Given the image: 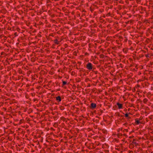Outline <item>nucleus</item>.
Listing matches in <instances>:
<instances>
[{
  "instance_id": "20",
  "label": "nucleus",
  "mask_w": 153,
  "mask_h": 153,
  "mask_svg": "<svg viewBox=\"0 0 153 153\" xmlns=\"http://www.w3.org/2000/svg\"><path fill=\"white\" fill-rule=\"evenodd\" d=\"M145 56H146V57H149V54H146V55H145Z\"/></svg>"
},
{
  "instance_id": "18",
  "label": "nucleus",
  "mask_w": 153,
  "mask_h": 153,
  "mask_svg": "<svg viewBox=\"0 0 153 153\" xmlns=\"http://www.w3.org/2000/svg\"><path fill=\"white\" fill-rule=\"evenodd\" d=\"M119 39H123V37L121 36H119Z\"/></svg>"
},
{
  "instance_id": "6",
  "label": "nucleus",
  "mask_w": 153,
  "mask_h": 153,
  "mask_svg": "<svg viewBox=\"0 0 153 153\" xmlns=\"http://www.w3.org/2000/svg\"><path fill=\"white\" fill-rule=\"evenodd\" d=\"M117 136L118 137L120 138H121L123 137V134H122L121 133L119 132L117 134Z\"/></svg>"
},
{
  "instance_id": "10",
  "label": "nucleus",
  "mask_w": 153,
  "mask_h": 153,
  "mask_svg": "<svg viewBox=\"0 0 153 153\" xmlns=\"http://www.w3.org/2000/svg\"><path fill=\"white\" fill-rule=\"evenodd\" d=\"M59 108H60V109L61 110H63L65 109L64 107V106H59Z\"/></svg>"
},
{
  "instance_id": "9",
  "label": "nucleus",
  "mask_w": 153,
  "mask_h": 153,
  "mask_svg": "<svg viewBox=\"0 0 153 153\" xmlns=\"http://www.w3.org/2000/svg\"><path fill=\"white\" fill-rule=\"evenodd\" d=\"M148 100L146 98L144 99L143 100V103H146L148 101Z\"/></svg>"
},
{
  "instance_id": "22",
  "label": "nucleus",
  "mask_w": 153,
  "mask_h": 153,
  "mask_svg": "<svg viewBox=\"0 0 153 153\" xmlns=\"http://www.w3.org/2000/svg\"><path fill=\"white\" fill-rule=\"evenodd\" d=\"M106 132V131H103V133H105Z\"/></svg>"
},
{
  "instance_id": "11",
  "label": "nucleus",
  "mask_w": 153,
  "mask_h": 153,
  "mask_svg": "<svg viewBox=\"0 0 153 153\" xmlns=\"http://www.w3.org/2000/svg\"><path fill=\"white\" fill-rule=\"evenodd\" d=\"M67 83V82L65 81H62V85H66Z\"/></svg>"
},
{
  "instance_id": "12",
  "label": "nucleus",
  "mask_w": 153,
  "mask_h": 153,
  "mask_svg": "<svg viewBox=\"0 0 153 153\" xmlns=\"http://www.w3.org/2000/svg\"><path fill=\"white\" fill-rule=\"evenodd\" d=\"M128 130L127 129H124L123 130V132L124 133L125 132H128Z\"/></svg>"
},
{
  "instance_id": "23",
  "label": "nucleus",
  "mask_w": 153,
  "mask_h": 153,
  "mask_svg": "<svg viewBox=\"0 0 153 153\" xmlns=\"http://www.w3.org/2000/svg\"><path fill=\"white\" fill-rule=\"evenodd\" d=\"M123 140V141H124L125 140V139L124 138V139L123 140Z\"/></svg>"
},
{
  "instance_id": "24",
  "label": "nucleus",
  "mask_w": 153,
  "mask_h": 153,
  "mask_svg": "<svg viewBox=\"0 0 153 153\" xmlns=\"http://www.w3.org/2000/svg\"><path fill=\"white\" fill-rule=\"evenodd\" d=\"M1 91V89H0V91Z\"/></svg>"
},
{
  "instance_id": "2",
  "label": "nucleus",
  "mask_w": 153,
  "mask_h": 153,
  "mask_svg": "<svg viewBox=\"0 0 153 153\" xmlns=\"http://www.w3.org/2000/svg\"><path fill=\"white\" fill-rule=\"evenodd\" d=\"M53 42L55 45H59L60 42H61V40H59V39H56L54 40Z\"/></svg>"
},
{
  "instance_id": "15",
  "label": "nucleus",
  "mask_w": 153,
  "mask_h": 153,
  "mask_svg": "<svg viewBox=\"0 0 153 153\" xmlns=\"http://www.w3.org/2000/svg\"><path fill=\"white\" fill-rule=\"evenodd\" d=\"M104 152L105 153H108L109 151L108 150H105Z\"/></svg>"
},
{
  "instance_id": "17",
  "label": "nucleus",
  "mask_w": 153,
  "mask_h": 153,
  "mask_svg": "<svg viewBox=\"0 0 153 153\" xmlns=\"http://www.w3.org/2000/svg\"><path fill=\"white\" fill-rule=\"evenodd\" d=\"M122 128H119L117 129V131L118 132V133L120 132V131H122Z\"/></svg>"
},
{
  "instance_id": "14",
  "label": "nucleus",
  "mask_w": 153,
  "mask_h": 153,
  "mask_svg": "<svg viewBox=\"0 0 153 153\" xmlns=\"http://www.w3.org/2000/svg\"><path fill=\"white\" fill-rule=\"evenodd\" d=\"M61 119L64 121L65 120V118L63 117H61Z\"/></svg>"
},
{
  "instance_id": "21",
  "label": "nucleus",
  "mask_w": 153,
  "mask_h": 153,
  "mask_svg": "<svg viewBox=\"0 0 153 153\" xmlns=\"http://www.w3.org/2000/svg\"><path fill=\"white\" fill-rule=\"evenodd\" d=\"M142 118H143L142 117H140L139 118V120H141L142 119Z\"/></svg>"
},
{
  "instance_id": "26",
  "label": "nucleus",
  "mask_w": 153,
  "mask_h": 153,
  "mask_svg": "<svg viewBox=\"0 0 153 153\" xmlns=\"http://www.w3.org/2000/svg\"><path fill=\"white\" fill-rule=\"evenodd\" d=\"M152 117L150 118V119H151Z\"/></svg>"
},
{
  "instance_id": "5",
  "label": "nucleus",
  "mask_w": 153,
  "mask_h": 153,
  "mask_svg": "<svg viewBox=\"0 0 153 153\" xmlns=\"http://www.w3.org/2000/svg\"><path fill=\"white\" fill-rule=\"evenodd\" d=\"M56 100L58 102H60L61 101V99L60 96H58L56 97Z\"/></svg>"
},
{
  "instance_id": "1",
  "label": "nucleus",
  "mask_w": 153,
  "mask_h": 153,
  "mask_svg": "<svg viewBox=\"0 0 153 153\" xmlns=\"http://www.w3.org/2000/svg\"><path fill=\"white\" fill-rule=\"evenodd\" d=\"M86 68L89 70H91L93 68V65L90 62H88L86 65Z\"/></svg>"
},
{
  "instance_id": "4",
  "label": "nucleus",
  "mask_w": 153,
  "mask_h": 153,
  "mask_svg": "<svg viewBox=\"0 0 153 153\" xmlns=\"http://www.w3.org/2000/svg\"><path fill=\"white\" fill-rule=\"evenodd\" d=\"M96 104L94 103H91V108L92 109H94L96 107Z\"/></svg>"
},
{
  "instance_id": "3",
  "label": "nucleus",
  "mask_w": 153,
  "mask_h": 153,
  "mask_svg": "<svg viewBox=\"0 0 153 153\" xmlns=\"http://www.w3.org/2000/svg\"><path fill=\"white\" fill-rule=\"evenodd\" d=\"M117 105L118 106V108L119 109L123 108V104H120L119 102H117Z\"/></svg>"
},
{
  "instance_id": "16",
  "label": "nucleus",
  "mask_w": 153,
  "mask_h": 153,
  "mask_svg": "<svg viewBox=\"0 0 153 153\" xmlns=\"http://www.w3.org/2000/svg\"><path fill=\"white\" fill-rule=\"evenodd\" d=\"M23 120H22V119L20 120L19 121L20 123V124L22 123H23Z\"/></svg>"
},
{
  "instance_id": "8",
  "label": "nucleus",
  "mask_w": 153,
  "mask_h": 153,
  "mask_svg": "<svg viewBox=\"0 0 153 153\" xmlns=\"http://www.w3.org/2000/svg\"><path fill=\"white\" fill-rule=\"evenodd\" d=\"M128 114H131V113H129L128 114L126 113L125 115V117H128V118H130V117H128Z\"/></svg>"
},
{
  "instance_id": "19",
  "label": "nucleus",
  "mask_w": 153,
  "mask_h": 153,
  "mask_svg": "<svg viewBox=\"0 0 153 153\" xmlns=\"http://www.w3.org/2000/svg\"><path fill=\"white\" fill-rule=\"evenodd\" d=\"M85 56H88L89 55V54L88 53H85Z\"/></svg>"
},
{
  "instance_id": "25",
  "label": "nucleus",
  "mask_w": 153,
  "mask_h": 153,
  "mask_svg": "<svg viewBox=\"0 0 153 153\" xmlns=\"http://www.w3.org/2000/svg\"><path fill=\"white\" fill-rule=\"evenodd\" d=\"M152 117L150 118V119H151Z\"/></svg>"
},
{
  "instance_id": "7",
  "label": "nucleus",
  "mask_w": 153,
  "mask_h": 153,
  "mask_svg": "<svg viewBox=\"0 0 153 153\" xmlns=\"http://www.w3.org/2000/svg\"><path fill=\"white\" fill-rule=\"evenodd\" d=\"M135 123H136V124L137 125H138L140 123V121L139 120H138V118L135 119Z\"/></svg>"
},
{
  "instance_id": "13",
  "label": "nucleus",
  "mask_w": 153,
  "mask_h": 153,
  "mask_svg": "<svg viewBox=\"0 0 153 153\" xmlns=\"http://www.w3.org/2000/svg\"><path fill=\"white\" fill-rule=\"evenodd\" d=\"M123 136L125 137H128V136L127 135L125 134H123Z\"/></svg>"
}]
</instances>
